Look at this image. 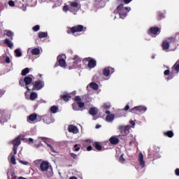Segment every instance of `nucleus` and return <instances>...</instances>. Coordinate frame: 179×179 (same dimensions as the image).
<instances>
[{"label":"nucleus","mask_w":179,"mask_h":179,"mask_svg":"<svg viewBox=\"0 0 179 179\" xmlns=\"http://www.w3.org/2000/svg\"><path fill=\"white\" fill-rule=\"evenodd\" d=\"M115 116L114 114L108 115L106 117L107 122H112L114 120Z\"/></svg>","instance_id":"nucleus-25"},{"label":"nucleus","mask_w":179,"mask_h":179,"mask_svg":"<svg viewBox=\"0 0 179 179\" xmlns=\"http://www.w3.org/2000/svg\"><path fill=\"white\" fill-rule=\"evenodd\" d=\"M3 94H5L3 90H0V98H1Z\"/></svg>","instance_id":"nucleus-53"},{"label":"nucleus","mask_w":179,"mask_h":179,"mask_svg":"<svg viewBox=\"0 0 179 179\" xmlns=\"http://www.w3.org/2000/svg\"><path fill=\"white\" fill-rule=\"evenodd\" d=\"M10 162H11L12 164H16V158H15L14 155L11 156Z\"/></svg>","instance_id":"nucleus-42"},{"label":"nucleus","mask_w":179,"mask_h":179,"mask_svg":"<svg viewBox=\"0 0 179 179\" xmlns=\"http://www.w3.org/2000/svg\"><path fill=\"white\" fill-rule=\"evenodd\" d=\"M33 141H34L33 138H29V142H33Z\"/></svg>","instance_id":"nucleus-64"},{"label":"nucleus","mask_w":179,"mask_h":179,"mask_svg":"<svg viewBox=\"0 0 179 179\" xmlns=\"http://www.w3.org/2000/svg\"><path fill=\"white\" fill-rule=\"evenodd\" d=\"M169 40H171L172 43H176V39L174 38H169Z\"/></svg>","instance_id":"nucleus-59"},{"label":"nucleus","mask_w":179,"mask_h":179,"mask_svg":"<svg viewBox=\"0 0 179 179\" xmlns=\"http://www.w3.org/2000/svg\"><path fill=\"white\" fill-rule=\"evenodd\" d=\"M19 84L22 86V87H24V85H25V83H24V79L23 80V79H20V80H19Z\"/></svg>","instance_id":"nucleus-45"},{"label":"nucleus","mask_w":179,"mask_h":179,"mask_svg":"<svg viewBox=\"0 0 179 179\" xmlns=\"http://www.w3.org/2000/svg\"><path fill=\"white\" fill-rule=\"evenodd\" d=\"M75 101L77 103H73L72 104L73 106V109L75 111H78V110H79V108H83V107H85V103L83 102H82V98L80 97V96H76L74 99Z\"/></svg>","instance_id":"nucleus-4"},{"label":"nucleus","mask_w":179,"mask_h":179,"mask_svg":"<svg viewBox=\"0 0 179 179\" xmlns=\"http://www.w3.org/2000/svg\"><path fill=\"white\" fill-rule=\"evenodd\" d=\"M123 2L127 5L128 3H130V2H132V0H123Z\"/></svg>","instance_id":"nucleus-55"},{"label":"nucleus","mask_w":179,"mask_h":179,"mask_svg":"<svg viewBox=\"0 0 179 179\" xmlns=\"http://www.w3.org/2000/svg\"><path fill=\"white\" fill-rule=\"evenodd\" d=\"M8 5L9 6H15V1H8Z\"/></svg>","instance_id":"nucleus-49"},{"label":"nucleus","mask_w":179,"mask_h":179,"mask_svg":"<svg viewBox=\"0 0 179 179\" xmlns=\"http://www.w3.org/2000/svg\"><path fill=\"white\" fill-rule=\"evenodd\" d=\"M15 53L16 54V57H22V52H20V50L16 49Z\"/></svg>","instance_id":"nucleus-41"},{"label":"nucleus","mask_w":179,"mask_h":179,"mask_svg":"<svg viewBox=\"0 0 179 179\" xmlns=\"http://www.w3.org/2000/svg\"><path fill=\"white\" fill-rule=\"evenodd\" d=\"M110 73H114V69H113L112 67H110V66L105 67L103 69V76L108 78V76H110Z\"/></svg>","instance_id":"nucleus-10"},{"label":"nucleus","mask_w":179,"mask_h":179,"mask_svg":"<svg viewBox=\"0 0 179 179\" xmlns=\"http://www.w3.org/2000/svg\"><path fill=\"white\" fill-rule=\"evenodd\" d=\"M71 157H73V159H78V155L73 152L70 154Z\"/></svg>","instance_id":"nucleus-47"},{"label":"nucleus","mask_w":179,"mask_h":179,"mask_svg":"<svg viewBox=\"0 0 179 179\" xmlns=\"http://www.w3.org/2000/svg\"><path fill=\"white\" fill-rule=\"evenodd\" d=\"M72 96L69 94H64L60 96V99L64 100V101H69V99H71Z\"/></svg>","instance_id":"nucleus-17"},{"label":"nucleus","mask_w":179,"mask_h":179,"mask_svg":"<svg viewBox=\"0 0 179 179\" xmlns=\"http://www.w3.org/2000/svg\"><path fill=\"white\" fill-rule=\"evenodd\" d=\"M82 31H86V27L83 25H76L72 27L68 28L67 34H75V33H80Z\"/></svg>","instance_id":"nucleus-3"},{"label":"nucleus","mask_w":179,"mask_h":179,"mask_svg":"<svg viewBox=\"0 0 179 179\" xmlns=\"http://www.w3.org/2000/svg\"><path fill=\"white\" fill-rule=\"evenodd\" d=\"M83 62V64L88 62L87 66L90 69H93V68H96V66H97V61L92 57L84 58Z\"/></svg>","instance_id":"nucleus-5"},{"label":"nucleus","mask_w":179,"mask_h":179,"mask_svg":"<svg viewBox=\"0 0 179 179\" xmlns=\"http://www.w3.org/2000/svg\"><path fill=\"white\" fill-rule=\"evenodd\" d=\"M68 131L69 132H72L73 134H78V132H79L78 127H76V126H73V124L69 125Z\"/></svg>","instance_id":"nucleus-14"},{"label":"nucleus","mask_w":179,"mask_h":179,"mask_svg":"<svg viewBox=\"0 0 179 179\" xmlns=\"http://www.w3.org/2000/svg\"><path fill=\"white\" fill-rule=\"evenodd\" d=\"M4 31L7 37H10V40H13V36H15V34H13V31L10 30H5Z\"/></svg>","instance_id":"nucleus-22"},{"label":"nucleus","mask_w":179,"mask_h":179,"mask_svg":"<svg viewBox=\"0 0 179 179\" xmlns=\"http://www.w3.org/2000/svg\"><path fill=\"white\" fill-rule=\"evenodd\" d=\"M138 161L140 162V165L142 169L145 167V161H143V154L141 152L138 155Z\"/></svg>","instance_id":"nucleus-16"},{"label":"nucleus","mask_w":179,"mask_h":179,"mask_svg":"<svg viewBox=\"0 0 179 179\" xmlns=\"http://www.w3.org/2000/svg\"><path fill=\"white\" fill-rule=\"evenodd\" d=\"M149 32L151 34H157V33L160 32V29L157 27H150V29H149Z\"/></svg>","instance_id":"nucleus-15"},{"label":"nucleus","mask_w":179,"mask_h":179,"mask_svg":"<svg viewBox=\"0 0 179 179\" xmlns=\"http://www.w3.org/2000/svg\"><path fill=\"white\" fill-rule=\"evenodd\" d=\"M119 162L120 163H125V158H124V154L121 155L119 157Z\"/></svg>","instance_id":"nucleus-40"},{"label":"nucleus","mask_w":179,"mask_h":179,"mask_svg":"<svg viewBox=\"0 0 179 179\" xmlns=\"http://www.w3.org/2000/svg\"><path fill=\"white\" fill-rule=\"evenodd\" d=\"M117 3H122L124 2V0H117Z\"/></svg>","instance_id":"nucleus-61"},{"label":"nucleus","mask_w":179,"mask_h":179,"mask_svg":"<svg viewBox=\"0 0 179 179\" xmlns=\"http://www.w3.org/2000/svg\"><path fill=\"white\" fill-rule=\"evenodd\" d=\"M70 6L72 8H78L79 6V3L76 1H72L70 3Z\"/></svg>","instance_id":"nucleus-37"},{"label":"nucleus","mask_w":179,"mask_h":179,"mask_svg":"<svg viewBox=\"0 0 179 179\" xmlns=\"http://www.w3.org/2000/svg\"><path fill=\"white\" fill-rule=\"evenodd\" d=\"M41 141L44 142V143H46L47 146H48V143H50V140H48V138L47 137H39Z\"/></svg>","instance_id":"nucleus-35"},{"label":"nucleus","mask_w":179,"mask_h":179,"mask_svg":"<svg viewBox=\"0 0 179 179\" xmlns=\"http://www.w3.org/2000/svg\"><path fill=\"white\" fill-rule=\"evenodd\" d=\"M109 142L111 145H118L120 139L117 136H113L109 139Z\"/></svg>","instance_id":"nucleus-13"},{"label":"nucleus","mask_w":179,"mask_h":179,"mask_svg":"<svg viewBox=\"0 0 179 179\" xmlns=\"http://www.w3.org/2000/svg\"><path fill=\"white\" fill-rule=\"evenodd\" d=\"M13 153L14 155H17V147L13 146Z\"/></svg>","instance_id":"nucleus-50"},{"label":"nucleus","mask_w":179,"mask_h":179,"mask_svg":"<svg viewBox=\"0 0 179 179\" xmlns=\"http://www.w3.org/2000/svg\"><path fill=\"white\" fill-rule=\"evenodd\" d=\"M36 120H38V121H41V117L38 115L36 113L31 114L27 118L28 122H33L36 121Z\"/></svg>","instance_id":"nucleus-8"},{"label":"nucleus","mask_w":179,"mask_h":179,"mask_svg":"<svg viewBox=\"0 0 179 179\" xmlns=\"http://www.w3.org/2000/svg\"><path fill=\"white\" fill-rule=\"evenodd\" d=\"M69 179H78V178H76V176H72Z\"/></svg>","instance_id":"nucleus-63"},{"label":"nucleus","mask_w":179,"mask_h":179,"mask_svg":"<svg viewBox=\"0 0 179 179\" xmlns=\"http://www.w3.org/2000/svg\"><path fill=\"white\" fill-rule=\"evenodd\" d=\"M129 122H130L131 125H133V126L135 125V122H134V120H131Z\"/></svg>","instance_id":"nucleus-60"},{"label":"nucleus","mask_w":179,"mask_h":179,"mask_svg":"<svg viewBox=\"0 0 179 179\" xmlns=\"http://www.w3.org/2000/svg\"><path fill=\"white\" fill-rule=\"evenodd\" d=\"M44 87V81L38 80L34 82L31 90H41Z\"/></svg>","instance_id":"nucleus-7"},{"label":"nucleus","mask_w":179,"mask_h":179,"mask_svg":"<svg viewBox=\"0 0 179 179\" xmlns=\"http://www.w3.org/2000/svg\"><path fill=\"white\" fill-rule=\"evenodd\" d=\"M13 146L15 148H19V145H20V138H17L13 141Z\"/></svg>","instance_id":"nucleus-29"},{"label":"nucleus","mask_w":179,"mask_h":179,"mask_svg":"<svg viewBox=\"0 0 179 179\" xmlns=\"http://www.w3.org/2000/svg\"><path fill=\"white\" fill-rule=\"evenodd\" d=\"M172 71H175L177 73L179 72V59L172 66Z\"/></svg>","instance_id":"nucleus-19"},{"label":"nucleus","mask_w":179,"mask_h":179,"mask_svg":"<svg viewBox=\"0 0 179 179\" xmlns=\"http://www.w3.org/2000/svg\"><path fill=\"white\" fill-rule=\"evenodd\" d=\"M93 146L95 148V149H96V150H99V151L103 149V146H101V145H100V143L99 142L94 143Z\"/></svg>","instance_id":"nucleus-28"},{"label":"nucleus","mask_w":179,"mask_h":179,"mask_svg":"<svg viewBox=\"0 0 179 179\" xmlns=\"http://www.w3.org/2000/svg\"><path fill=\"white\" fill-rule=\"evenodd\" d=\"M90 87L93 89V90H99V85H97L96 83H91L90 84Z\"/></svg>","instance_id":"nucleus-30"},{"label":"nucleus","mask_w":179,"mask_h":179,"mask_svg":"<svg viewBox=\"0 0 179 179\" xmlns=\"http://www.w3.org/2000/svg\"><path fill=\"white\" fill-rule=\"evenodd\" d=\"M8 122V119L6 118V116L3 115L0 117V122L1 124H5V122Z\"/></svg>","instance_id":"nucleus-34"},{"label":"nucleus","mask_w":179,"mask_h":179,"mask_svg":"<svg viewBox=\"0 0 179 179\" xmlns=\"http://www.w3.org/2000/svg\"><path fill=\"white\" fill-rule=\"evenodd\" d=\"M87 152H90V150H93V147H92V145L87 146Z\"/></svg>","instance_id":"nucleus-52"},{"label":"nucleus","mask_w":179,"mask_h":179,"mask_svg":"<svg viewBox=\"0 0 179 179\" xmlns=\"http://www.w3.org/2000/svg\"><path fill=\"white\" fill-rule=\"evenodd\" d=\"M164 75H165V76L170 75V70H165L164 72Z\"/></svg>","instance_id":"nucleus-48"},{"label":"nucleus","mask_w":179,"mask_h":179,"mask_svg":"<svg viewBox=\"0 0 179 179\" xmlns=\"http://www.w3.org/2000/svg\"><path fill=\"white\" fill-rule=\"evenodd\" d=\"M40 146H43V143H41V142H40L37 145H35V148H36V149H38V148H40Z\"/></svg>","instance_id":"nucleus-54"},{"label":"nucleus","mask_w":179,"mask_h":179,"mask_svg":"<svg viewBox=\"0 0 179 179\" xmlns=\"http://www.w3.org/2000/svg\"><path fill=\"white\" fill-rule=\"evenodd\" d=\"M175 173L177 176H179V169H176V171H175Z\"/></svg>","instance_id":"nucleus-58"},{"label":"nucleus","mask_w":179,"mask_h":179,"mask_svg":"<svg viewBox=\"0 0 179 179\" xmlns=\"http://www.w3.org/2000/svg\"><path fill=\"white\" fill-rule=\"evenodd\" d=\"M37 93L36 92H31L29 96V99L31 101L36 100V99H37Z\"/></svg>","instance_id":"nucleus-33"},{"label":"nucleus","mask_w":179,"mask_h":179,"mask_svg":"<svg viewBox=\"0 0 179 179\" xmlns=\"http://www.w3.org/2000/svg\"><path fill=\"white\" fill-rule=\"evenodd\" d=\"M148 108L145 106H135L132 109H131V113L133 114H136L137 115H141V114H143L146 112Z\"/></svg>","instance_id":"nucleus-6"},{"label":"nucleus","mask_w":179,"mask_h":179,"mask_svg":"<svg viewBox=\"0 0 179 179\" xmlns=\"http://www.w3.org/2000/svg\"><path fill=\"white\" fill-rule=\"evenodd\" d=\"M124 111H128V110H129V105H127L124 108Z\"/></svg>","instance_id":"nucleus-57"},{"label":"nucleus","mask_w":179,"mask_h":179,"mask_svg":"<svg viewBox=\"0 0 179 179\" xmlns=\"http://www.w3.org/2000/svg\"><path fill=\"white\" fill-rule=\"evenodd\" d=\"M164 136H167L168 138H173L174 136V133L173 131H168L164 132Z\"/></svg>","instance_id":"nucleus-26"},{"label":"nucleus","mask_w":179,"mask_h":179,"mask_svg":"<svg viewBox=\"0 0 179 179\" xmlns=\"http://www.w3.org/2000/svg\"><path fill=\"white\" fill-rule=\"evenodd\" d=\"M38 37L39 38H45L48 37V33H47V32H39L38 34Z\"/></svg>","instance_id":"nucleus-27"},{"label":"nucleus","mask_w":179,"mask_h":179,"mask_svg":"<svg viewBox=\"0 0 179 179\" xmlns=\"http://www.w3.org/2000/svg\"><path fill=\"white\" fill-rule=\"evenodd\" d=\"M63 10L64 12H68V10H71V9H69V6L66 5L63 7Z\"/></svg>","instance_id":"nucleus-46"},{"label":"nucleus","mask_w":179,"mask_h":179,"mask_svg":"<svg viewBox=\"0 0 179 179\" xmlns=\"http://www.w3.org/2000/svg\"><path fill=\"white\" fill-rule=\"evenodd\" d=\"M73 148H74V152H79L80 150L81 146L79 144H76L74 145Z\"/></svg>","instance_id":"nucleus-38"},{"label":"nucleus","mask_w":179,"mask_h":179,"mask_svg":"<svg viewBox=\"0 0 179 179\" xmlns=\"http://www.w3.org/2000/svg\"><path fill=\"white\" fill-rule=\"evenodd\" d=\"M5 61L6 62V64L10 63V59L9 58V57H6Z\"/></svg>","instance_id":"nucleus-51"},{"label":"nucleus","mask_w":179,"mask_h":179,"mask_svg":"<svg viewBox=\"0 0 179 179\" xmlns=\"http://www.w3.org/2000/svg\"><path fill=\"white\" fill-rule=\"evenodd\" d=\"M48 148H50L51 152H52V153H57V152L55 151V150L54 149V147H52V145H51V144H48Z\"/></svg>","instance_id":"nucleus-44"},{"label":"nucleus","mask_w":179,"mask_h":179,"mask_svg":"<svg viewBox=\"0 0 179 179\" xmlns=\"http://www.w3.org/2000/svg\"><path fill=\"white\" fill-rule=\"evenodd\" d=\"M24 82L25 83V89H27V90L28 92H30V88H29V85H31V83L33 82V78H31V77L30 76H26L25 78H24Z\"/></svg>","instance_id":"nucleus-11"},{"label":"nucleus","mask_w":179,"mask_h":179,"mask_svg":"<svg viewBox=\"0 0 179 179\" xmlns=\"http://www.w3.org/2000/svg\"><path fill=\"white\" fill-rule=\"evenodd\" d=\"M105 113L106 114H108V115H111V112H110V110H106Z\"/></svg>","instance_id":"nucleus-62"},{"label":"nucleus","mask_w":179,"mask_h":179,"mask_svg":"<svg viewBox=\"0 0 179 179\" xmlns=\"http://www.w3.org/2000/svg\"><path fill=\"white\" fill-rule=\"evenodd\" d=\"M29 72H30V69L29 68H25L24 69L22 72H21V75L22 76H26V75H27V73H29Z\"/></svg>","instance_id":"nucleus-32"},{"label":"nucleus","mask_w":179,"mask_h":179,"mask_svg":"<svg viewBox=\"0 0 179 179\" xmlns=\"http://www.w3.org/2000/svg\"><path fill=\"white\" fill-rule=\"evenodd\" d=\"M20 162L22 164H24V166H27V164H28V162H27L20 161Z\"/></svg>","instance_id":"nucleus-56"},{"label":"nucleus","mask_w":179,"mask_h":179,"mask_svg":"<svg viewBox=\"0 0 179 179\" xmlns=\"http://www.w3.org/2000/svg\"><path fill=\"white\" fill-rule=\"evenodd\" d=\"M3 43L6 44V45H8L9 48H13V43H12V41H10L9 39L6 38Z\"/></svg>","instance_id":"nucleus-21"},{"label":"nucleus","mask_w":179,"mask_h":179,"mask_svg":"<svg viewBox=\"0 0 179 179\" xmlns=\"http://www.w3.org/2000/svg\"><path fill=\"white\" fill-rule=\"evenodd\" d=\"M99 111L96 108H91L89 110V114H90V115H92V117H94V115H97Z\"/></svg>","instance_id":"nucleus-18"},{"label":"nucleus","mask_w":179,"mask_h":179,"mask_svg":"<svg viewBox=\"0 0 179 179\" xmlns=\"http://www.w3.org/2000/svg\"><path fill=\"white\" fill-rule=\"evenodd\" d=\"M162 48L164 50H169L170 48V43L167 41H164L162 43Z\"/></svg>","instance_id":"nucleus-23"},{"label":"nucleus","mask_w":179,"mask_h":179,"mask_svg":"<svg viewBox=\"0 0 179 179\" xmlns=\"http://www.w3.org/2000/svg\"><path fill=\"white\" fill-rule=\"evenodd\" d=\"M34 31H38L40 30V25H36L32 28Z\"/></svg>","instance_id":"nucleus-43"},{"label":"nucleus","mask_w":179,"mask_h":179,"mask_svg":"<svg viewBox=\"0 0 179 179\" xmlns=\"http://www.w3.org/2000/svg\"><path fill=\"white\" fill-rule=\"evenodd\" d=\"M31 53L32 55H38L40 54V49L37 48H34L31 50Z\"/></svg>","instance_id":"nucleus-31"},{"label":"nucleus","mask_w":179,"mask_h":179,"mask_svg":"<svg viewBox=\"0 0 179 179\" xmlns=\"http://www.w3.org/2000/svg\"><path fill=\"white\" fill-rule=\"evenodd\" d=\"M39 170L42 171V173H45L47 177H52V176H54L52 167L50 166V163L47 161H43L41 163Z\"/></svg>","instance_id":"nucleus-1"},{"label":"nucleus","mask_w":179,"mask_h":179,"mask_svg":"<svg viewBox=\"0 0 179 179\" xmlns=\"http://www.w3.org/2000/svg\"><path fill=\"white\" fill-rule=\"evenodd\" d=\"M158 20H162V19H164V13H158Z\"/></svg>","instance_id":"nucleus-39"},{"label":"nucleus","mask_w":179,"mask_h":179,"mask_svg":"<svg viewBox=\"0 0 179 179\" xmlns=\"http://www.w3.org/2000/svg\"><path fill=\"white\" fill-rule=\"evenodd\" d=\"M64 57H65V55H60L57 57V62H59V65L62 68H64V66H66V62H65Z\"/></svg>","instance_id":"nucleus-12"},{"label":"nucleus","mask_w":179,"mask_h":179,"mask_svg":"<svg viewBox=\"0 0 179 179\" xmlns=\"http://www.w3.org/2000/svg\"><path fill=\"white\" fill-rule=\"evenodd\" d=\"M130 10V7H124V4L120 3L115 10L114 13H118L121 19H125V17H127L128 12H129Z\"/></svg>","instance_id":"nucleus-2"},{"label":"nucleus","mask_w":179,"mask_h":179,"mask_svg":"<svg viewBox=\"0 0 179 179\" xmlns=\"http://www.w3.org/2000/svg\"><path fill=\"white\" fill-rule=\"evenodd\" d=\"M43 120L45 124H51V117H49L48 115H44Z\"/></svg>","instance_id":"nucleus-24"},{"label":"nucleus","mask_w":179,"mask_h":179,"mask_svg":"<svg viewBox=\"0 0 179 179\" xmlns=\"http://www.w3.org/2000/svg\"><path fill=\"white\" fill-rule=\"evenodd\" d=\"M73 66L74 68H76V66L78 65V64L82 62V60L80 59V58L78 56H75V57L73 58Z\"/></svg>","instance_id":"nucleus-20"},{"label":"nucleus","mask_w":179,"mask_h":179,"mask_svg":"<svg viewBox=\"0 0 179 179\" xmlns=\"http://www.w3.org/2000/svg\"><path fill=\"white\" fill-rule=\"evenodd\" d=\"M119 131L123 136H127L129 134V127L128 126H120Z\"/></svg>","instance_id":"nucleus-9"},{"label":"nucleus","mask_w":179,"mask_h":179,"mask_svg":"<svg viewBox=\"0 0 179 179\" xmlns=\"http://www.w3.org/2000/svg\"><path fill=\"white\" fill-rule=\"evenodd\" d=\"M50 111L53 114H55L58 111V108L56 106H53L50 108Z\"/></svg>","instance_id":"nucleus-36"}]
</instances>
